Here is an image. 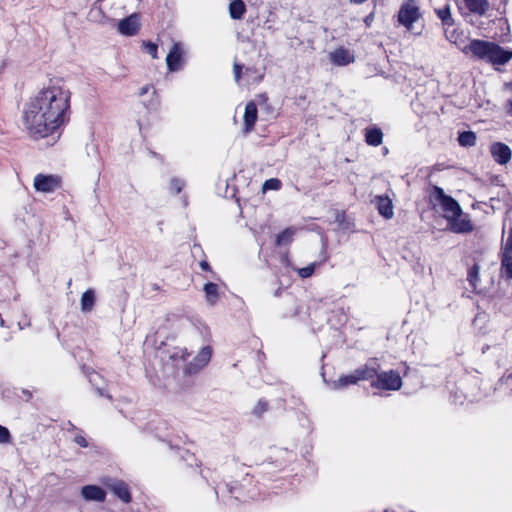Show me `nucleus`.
<instances>
[{
    "label": "nucleus",
    "mask_w": 512,
    "mask_h": 512,
    "mask_svg": "<svg viewBox=\"0 0 512 512\" xmlns=\"http://www.w3.org/2000/svg\"><path fill=\"white\" fill-rule=\"evenodd\" d=\"M199 265H200L201 269H203L205 271H210V265L206 260H202Z\"/></svg>",
    "instance_id": "nucleus-39"
},
{
    "label": "nucleus",
    "mask_w": 512,
    "mask_h": 512,
    "mask_svg": "<svg viewBox=\"0 0 512 512\" xmlns=\"http://www.w3.org/2000/svg\"><path fill=\"white\" fill-rule=\"evenodd\" d=\"M430 197L434 208L442 213L452 232L469 233L473 230L469 216L463 214L459 203L451 196L446 195L442 188L434 186Z\"/></svg>",
    "instance_id": "nucleus-2"
},
{
    "label": "nucleus",
    "mask_w": 512,
    "mask_h": 512,
    "mask_svg": "<svg viewBox=\"0 0 512 512\" xmlns=\"http://www.w3.org/2000/svg\"><path fill=\"white\" fill-rule=\"evenodd\" d=\"M61 184V179L57 175L37 174L34 177L33 186L37 192L53 193Z\"/></svg>",
    "instance_id": "nucleus-6"
},
{
    "label": "nucleus",
    "mask_w": 512,
    "mask_h": 512,
    "mask_svg": "<svg viewBox=\"0 0 512 512\" xmlns=\"http://www.w3.org/2000/svg\"><path fill=\"white\" fill-rule=\"evenodd\" d=\"M246 11V6L242 0H234L229 5L230 16L233 19H241Z\"/></svg>",
    "instance_id": "nucleus-22"
},
{
    "label": "nucleus",
    "mask_w": 512,
    "mask_h": 512,
    "mask_svg": "<svg viewBox=\"0 0 512 512\" xmlns=\"http://www.w3.org/2000/svg\"><path fill=\"white\" fill-rule=\"evenodd\" d=\"M11 441V434L9 430L0 425V444H7Z\"/></svg>",
    "instance_id": "nucleus-33"
},
{
    "label": "nucleus",
    "mask_w": 512,
    "mask_h": 512,
    "mask_svg": "<svg viewBox=\"0 0 512 512\" xmlns=\"http://www.w3.org/2000/svg\"><path fill=\"white\" fill-rule=\"evenodd\" d=\"M87 377H88L89 382H90L92 385H94V386H96V387H97V391H98V393H99L101 396H104L105 394H104L103 389H102V388H100V387H98V382H99V380L101 379V376H100L97 372H95V371H91V372H89V373L87 374Z\"/></svg>",
    "instance_id": "nucleus-31"
},
{
    "label": "nucleus",
    "mask_w": 512,
    "mask_h": 512,
    "mask_svg": "<svg viewBox=\"0 0 512 512\" xmlns=\"http://www.w3.org/2000/svg\"><path fill=\"white\" fill-rule=\"evenodd\" d=\"M185 186L184 180L180 178H172L169 184V190L172 194H178Z\"/></svg>",
    "instance_id": "nucleus-28"
},
{
    "label": "nucleus",
    "mask_w": 512,
    "mask_h": 512,
    "mask_svg": "<svg viewBox=\"0 0 512 512\" xmlns=\"http://www.w3.org/2000/svg\"><path fill=\"white\" fill-rule=\"evenodd\" d=\"M71 91L63 78H53L35 95L24 112V126L35 138L53 134L67 119Z\"/></svg>",
    "instance_id": "nucleus-1"
},
{
    "label": "nucleus",
    "mask_w": 512,
    "mask_h": 512,
    "mask_svg": "<svg viewBox=\"0 0 512 512\" xmlns=\"http://www.w3.org/2000/svg\"><path fill=\"white\" fill-rule=\"evenodd\" d=\"M167 68L171 72L181 69L182 50L179 43H174L166 57Z\"/></svg>",
    "instance_id": "nucleus-10"
},
{
    "label": "nucleus",
    "mask_w": 512,
    "mask_h": 512,
    "mask_svg": "<svg viewBox=\"0 0 512 512\" xmlns=\"http://www.w3.org/2000/svg\"><path fill=\"white\" fill-rule=\"evenodd\" d=\"M506 87L512 90V82H511V83L506 84Z\"/></svg>",
    "instance_id": "nucleus-42"
},
{
    "label": "nucleus",
    "mask_w": 512,
    "mask_h": 512,
    "mask_svg": "<svg viewBox=\"0 0 512 512\" xmlns=\"http://www.w3.org/2000/svg\"><path fill=\"white\" fill-rule=\"evenodd\" d=\"M212 350L209 346L203 347L199 353L195 356L187 367L186 371L190 374L197 373L199 370L204 368L210 361Z\"/></svg>",
    "instance_id": "nucleus-8"
},
{
    "label": "nucleus",
    "mask_w": 512,
    "mask_h": 512,
    "mask_svg": "<svg viewBox=\"0 0 512 512\" xmlns=\"http://www.w3.org/2000/svg\"><path fill=\"white\" fill-rule=\"evenodd\" d=\"M293 235H294L293 229H291V228L285 229L277 236L276 244L278 246H281V245H287V244L291 243Z\"/></svg>",
    "instance_id": "nucleus-26"
},
{
    "label": "nucleus",
    "mask_w": 512,
    "mask_h": 512,
    "mask_svg": "<svg viewBox=\"0 0 512 512\" xmlns=\"http://www.w3.org/2000/svg\"><path fill=\"white\" fill-rule=\"evenodd\" d=\"M319 266L318 263L314 262L303 268H297L296 271L299 277L305 279L313 275L315 268Z\"/></svg>",
    "instance_id": "nucleus-27"
},
{
    "label": "nucleus",
    "mask_w": 512,
    "mask_h": 512,
    "mask_svg": "<svg viewBox=\"0 0 512 512\" xmlns=\"http://www.w3.org/2000/svg\"><path fill=\"white\" fill-rule=\"evenodd\" d=\"M500 259L501 276L504 277L506 280H512V254H500Z\"/></svg>",
    "instance_id": "nucleus-20"
},
{
    "label": "nucleus",
    "mask_w": 512,
    "mask_h": 512,
    "mask_svg": "<svg viewBox=\"0 0 512 512\" xmlns=\"http://www.w3.org/2000/svg\"><path fill=\"white\" fill-rule=\"evenodd\" d=\"M329 59L336 66H346L354 62L355 57L350 50L339 47L329 53Z\"/></svg>",
    "instance_id": "nucleus-9"
},
{
    "label": "nucleus",
    "mask_w": 512,
    "mask_h": 512,
    "mask_svg": "<svg viewBox=\"0 0 512 512\" xmlns=\"http://www.w3.org/2000/svg\"><path fill=\"white\" fill-rule=\"evenodd\" d=\"M380 365L375 359H371L364 366L356 369L360 380H370L378 376Z\"/></svg>",
    "instance_id": "nucleus-13"
},
{
    "label": "nucleus",
    "mask_w": 512,
    "mask_h": 512,
    "mask_svg": "<svg viewBox=\"0 0 512 512\" xmlns=\"http://www.w3.org/2000/svg\"><path fill=\"white\" fill-rule=\"evenodd\" d=\"M365 141L368 145L377 147L383 142V133L379 128L366 129Z\"/></svg>",
    "instance_id": "nucleus-18"
},
{
    "label": "nucleus",
    "mask_w": 512,
    "mask_h": 512,
    "mask_svg": "<svg viewBox=\"0 0 512 512\" xmlns=\"http://www.w3.org/2000/svg\"><path fill=\"white\" fill-rule=\"evenodd\" d=\"M281 187V181L277 178L266 180L263 184V190H278Z\"/></svg>",
    "instance_id": "nucleus-32"
},
{
    "label": "nucleus",
    "mask_w": 512,
    "mask_h": 512,
    "mask_svg": "<svg viewBox=\"0 0 512 512\" xmlns=\"http://www.w3.org/2000/svg\"><path fill=\"white\" fill-rule=\"evenodd\" d=\"M490 154L493 160L500 165H506L512 158L511 148L502 142H493L490 145Z\"/></svg>",
    "instance_id": "nucleus-7"
},
{
    "label": "nucleus",
    "mask_w": 512,
    "mask_h": 512,
    "mask_svg": "<svg viewBox=\"0 0 512 512\" xmlns=\"http://www.w3.org/2000/svg\"><path fill=\"white\" fill-rule=\"evenodd\" d=\"M465 6L469 12L484 16L490 8L488 0H464Z\"/></svg>",
    "instance_id": "nucleus-15"
},
{
    "label": "nucleus",
    "mask_w": 512,
    "mask_h": 512,
    "mask_svg": "<svg viewBox=\"0 0 512 512\" xmlns=\"http://www.w3.org/2000/svg\"><path fill=\"white\" fill-rule=\"evenodd\" d=\"M458 142L463 147H472L476 144V135L472 131H465L459 134Z\"/></svg>",
    "instance_id": "nucleus-23"
},
{
    "label": "nucleus",
    "mask_w": 512,
    "mask_h": 512,
    "mask_svg": "<svg viewBox=\"0 0 512 512\" xmlns=\"http://www.w3.org/2000/svg\"><path fill=\"white\" fill-rule=\"evenodd\" d=\"M109 488L123 502L128 503L131 501L128 486L123 481H113L111 484H109Z\"/></svg>",
    "instance_id": "nucleus-17"
},
{
    "label": "nucleus",
    "mask_w": 512,
    "mask_h": 512,
    "mask_svg": "<svg viewBox=\"0 0 512 512\" xmlns=\"http://www.w3.org/2000/svg\"><path fill=\"white\" fill-rule=\"evenodd\" d=\"M468 281L475 288L479 281V266L477 264L473 265L468 272Z\"/></svg>",
    "instance_id": "nucleus-29"
},
{
    "label": "nucleus",
    "mask_w": 512,
    "mask_h": 512,
    "mask_svg": "<svg viewBox=\"0 0 512 512\" xmlns=\"http://www.w3.org/2000/svg\"><path fill=\"white\" fill-rule=\"evenodd\" d=\"M358 381H360V379L359 376L357 375V371L355 370L349 375L339 377V379L335 383V386L338 388H343L347 385L356 384Z\"/></svg>",
    "instance_id": "nucleus-24"
},
{
    "label": "nucleus",
    "mask_w": 512,
    "mask_h": 512,
    "mask_svg": "<svg viewBox=\"0 0 512 512\" xmlns=\"http://www.w3.org/2000/svg\"><path fill=\"white\" fill-rule=\"evenodd\" d=\"M74 441L81 447H87L88 446V443H87V440L85 439V437H83L82 435H77L75 438H74Z\"/></svg>",
    "instance_id": "nucleus-37"
},
{
    "label": "nucleus",
    "mask_w": 512,
    "mask_h": 512,
    "mask_svg": "<svg viewBox=\"0 0 512 512\" xmlns=\"http://www.w3.org/2000/svg\"><path fill=\"white\" fill-rule=\"evenodd\" d=\"M139 29V17L137 14H132L129 17L121 20L118 24V30L121 34L132 36L137 33Z\"/></svg>",
    "instance_id": "nucleus-11"
},
{
    "label": "nucleus",
    "mask_w": 512,
    "mask_h": 512,
    "mask_svg": "<svg viewBox=\"0 0 512 512\" xmlns=\"http://www.w3.org/2000/svg\"><path fill=\"white\" fill-rule=\"evenodd\" d=\"M241 69L242 67L239 64H234V77L237 82L239 81L241 76Z\"/></svg>",
    "instance_id": "nucleus-38"
},
{
    "label": "nucleus",
    "mask_w": 512,
    "mask_h": 512,
    "mask_svg": "<svg viewBox=\"0 0 512 512\" xmlns=\"http://www.w3.org/2000/svg\"><path fill=\"white\" fill-rule=\"evenodd\" d=\"M506 105H507L509 112H511L512 111V100H508Z\"/></svg>",
    "instance_id": "nucleus-41"
},
{
    "label": "nucleus",
    "mask_w": 512,
    "mask_h": 512,
    "mask_svg": "<svg viewBox=\"0 0 512 512\" xmlns=\"http://www.w3.org/2000/svg\"><path fill=\"white\" fill-rule=\"evenodd\" d=\"M145 50L148 54L152 56V58H157V45L151 42H147L144 44Z\"/></svg>",
    "instance_id": "nucleus-34"
},
{
    "label": "nucleus",
    "mask_w": 512,
    "mask_h": 512,
    "mask_svg": "<svg viewBox=\"0 0 512 512\" xmlns=\"http://www.w3.org/2000/svg\"><path fill=\"white\" fill-rule=\"evenodd\" d=\"M203 290L207 303L211 306H214L219 299L218 285L212 282H208L204 285Z\"/></svg>",
    "instance_id": "nucleus-21"
},
{
    "label": "nucleus",
    "mask_w": 512,
    "mask_h": 512,
    "mask_svg": "<svg viewBox=\"0 0 512 512\" xmlns=\"http://www.w3.org/2000/svg\"><path fill=\"white\" fill-rule=\"evenodd\" d=\"M188 356V353L186 351V349H177L172 355H171V358L172 359H182L183 361L186 360V357Z\"/></svg>",
    "instance_id": "nucleus-35"
},
{
    "label": "nucleus",
    "mask_w": 512,
    "mask_h": 512,
    "mask_svg": "<svg viewBox=\"0 0 512 512\" xmlns=\"http://www.w3.org/2000/svg\"><path fill=\"white\" fill-rule=\"evenodd\" d=\"M420 18L419 7L414 0L404 2L398 12V22L411 30L413 23Z\"/></svg>",
    "instance_id": "nucleus-4"
},
{
    "label": "nucleus",
    "mask_w": 512,
    "mask_h": 512,
    "mask_svg": "<svg viewBox=\"0 0 512 512\" xmlns=\"http://www.w3.org/2000/svg\"><path fill=\"white\" fill-rule=\"evenodd\" d=\"M149 91V86H144L140 89V95H144Z\"/></svg>",
    "instance_id": "nucleus-40"
},
{
    "label": "nucleus",
    "mask_w": 512,
    "mask_h": 512,
    "mask_svg": "<svg viewBox=\"0 0 512 512\" xmlns=\"http://www.w3.org/2000/svg\"><path fill=\"white\" fill-rule=\"evenodd\" d=\"M95 301H96L95 291L93 289L86 290L82 294L81 300H80L81 311L84 313L90 312L94 307Z\"/></svg>",
    "instance_id": "nucleus-19"
},
{
    "label": "nucleus",
    "mask_w": 512,
    "mask_h": 512,
    "mask_svg": "<svg viewBox=\"0 0 512 512\" xmlns=\"http://www.w3.org/2000/svg\"><path fill=\"white\" fill-rule=\"evenodd\" d=\"M81 495L85 500L103 502L106 497L105 491L96 485H86L81 489Z\"/></svg>",
    "instance_id": "nucleus-14"
},
{
    "label": "nucleus",
    "mask_w": 512,
    "mask_h": 512,
    "mask_svg": "<svg viewBox=\"0 0 512 512\" xmlns=\"http://www.w3.org/2000/svg\"><path fill=\"white\" fill-rule=\"evenodd\" d=\"M500 254H512V227L508 232V237L501 245Z\"/></svg>",
    "instance_id": "nucleus-30"
},
{
    "label": "nucleus",
    "mask_w": 512,
    "mask_h": 512,
    "mask_svg": "<svg viewBox=\"0 0 512 512\" xmlns=\"http://www.w3.org/2000/svg\"><path fill=\"white\" fill-rule=\"evenodd\" d=\"M436 13L444 25L452 26L454 24L449 6L437 9Z\"/></svg>",
    "instance_id": "nucleus-25"
},
{
    "label": "nucleus",
    "mask_w": 512,
    "mask_h": 512,
    "mask_svg": "<svg viewBox=\"0 0 512 512\" xmlns=\"http://www.w3.org/2000/svg\"><path fill=\"white\" fill-rule=\"evenodd\" d=\"M258 116V110L257 106L253 101H250L245 106V112H244V132L248 133L250 132L257 120Z\"/></svg>",
    "instance_id": "nucleus-12"
},
{
    "label": "nucleus",
    "mask_w": 512,
    "mask_h": 512,
    "mask_svg": "<svg viewBox=\"0 0 512 512\" xmlns=\"http://www.w3.org/2000/svg\"><path fill=\"white\" fill-rule=\"evenodd\" d=\"M462 52L493 66L505 65L512 59V50H506L495 42L480 39L471 40Z\"/></svg>",
    "instance_id": "nucleus-3"
},
{
    "label": "nucleus",
    "mask_w": 512,
    "mask_h": 512,
    "mask_svg": "<svg viewBox=\"0 0 512 512\" xmlns=\"http://www.w3.org/2000/svg\"><path fill=\"white\" fill-rule=\"evenodd\" d=\"M267 403L264 401H259L255 406L254 412L257 415H261L264 411H266Z\"/></svg>",
    "instance_id": "nucleus-36"
},
{
    "label": "nucleus",
    "mask_w": 512,
    "mask_h": 512,
    "mask_svg": "<svg viewBox=\"0 0 512 512\" xmlns=\"http://www.w3.org/2000/svg\"><path fill=\"white\" fill-rule=\"evenodd\" d=\"M375 203L379 213L386 219L393 217V205L388 196H376Z\"/></svg>",
    "instance_id": "nucleus-16"
},
{
    "label": "nucleus",
    "mask_w": 512,
    "mask_h": 512,
    "mask_svg": "<svg viewBox=\"0 0 512 512\" xmlns=\"http://www.w3.org/2000/svg\"><path fill=\"white\" fill-rule=\"evenodd\" d=\"M371 386L378 389L396 391L401 388L402 380L397 372L390 370L379 373L377 379L372 381Z\"/></svg>",
    "instance_id": "nucleus-5"
}]
</instances>
